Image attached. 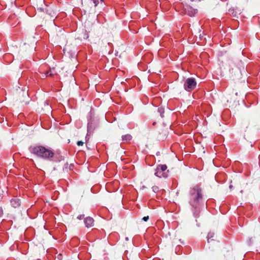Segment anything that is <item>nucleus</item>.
I'll list each match as a JSON object with an SVG mask.
<instances>
[{
	"label": "nucleus",
	"instance_id": "nucleus-14",
	"mask_svg": "<svg viewBox=\"0 0 260 260\" xmlns=\"http://www.w3.org/2000/svg\"><path fill=\"white\" fill-rule=\"evenodd\" d=\"M158 112L160 113V115L161 118L164 117L163 114L164 113V109L161 107L158 108Z\"/></svg>",
	"mask_w": 260,
	"mask_h": 260
},
{
	"label": "nucleus",
	"instance_id": "nucleus-13",
	"mask_svg": "<svg viewBox=\"0 0 260 260\" xmlns=\"http://www.w3.org/2000/svg\"><path fill=\"white\" fill-rule=\"evenodd\" d=\"M167 167L166 165H160V166H158L156 169H159L160 170H161L162 172H164L167 170Z\"/></svg>",
	"mask_w": 260,
	"mask_h": 260
},
{
	"label": "nucleus",
	"instance_id": "nucleus-12",
	"mask_svg": "<svg viewBox=\"0 0 260 260\" xmlns=\"http://www.w3.org/2000/svg\"><path fill=\"white\" fill-rule=\"evenodd\" d=\"M54 70H55V68H53L52 69V70L49 71H47L46 73H45V75L46 76H50V77H52L53 76L54 74H56V72H54Z\"/></svg>",
	"mask_w": 260,
	"mask_h": 260
},
{
	"label": "nucleus",
	"instance_id": "nucleus-24",
	"mask_svg": "<svg viewBox=\"0 0 260 260\" xmlns=\"http://www.w3.org/2000/svg\"><path fill=\"white\" fill-rule=\"evenodd\" d=\"M101 2H103V1H104V0H101Z\"/></svg>",
	"mask_w": 260,
	"mask_h": 260
},
{
	"label": "nucleus",
	"instance_id": "nucleus-21",
	"mask_svg": "<svg viewBox=\"0 0 260 260\" xmlns=\"http://www.w3.org/2000/svg\"><path fill=\"white\" fill-rule=\"evenodd\" d=\"M233 186L232 184H231V185H230V186H229V187H230V189H232V188H233Z\"/></svg>",
	"mask_w": 260,
	"mask_h": 260
},
{
	"label": "nucleus",
	"instance_id": "nucleus-10",
	"mask_svg": "<svg viewBox=\"0 0 260 260\" xmlns=\"http://www.w3.org/2000/svg\"><path fill=\"white\" fill-rule=\"evenodd\" d=\"M132 139V137L131 135L129 134H127L125 135H124L122 137V140L123 142H128L131 140Z\"/></svg>",
	"mask_w": 260,
	"mask_h": 260
},
{
	"label": "nucleus",
	"instance_id": "nucleus-4",
	"mask_svg": "<svg viewBox=\"0 0 260 260\" xmlns=\"http://www.w3.org/2000/svg\"><path fill=\"white\" fill-rule=\"evenodd\" d=\"M184 1L186 4V5L185 6V7L184 8L185 13L191 17L194 16V14L197 12V9H192V8L191 7H190L188 5V4H189L190 2L187 3V1H185L184 0Z\"/></svg>",
	"mask_w": 260,
	"mask_h": 260
},
{
	"label": "nucleus",
	"instance_id": "nucleus-7",
	"mask_svg": "<svg viewBox=\"0 0 260 260\" xmlns=\"http://www.w3.org/2000/svg\"><path fill=\"white\" fill-rule=\"evenodd\" d=\"M94 220L90 217H87L84 219V223L87 228L91 227L93 226Z\"/></svg>",
	"mask_w": 260,
	"mask_h": 260
},
{
	"label": "nucleus",
	"instance_id": "nucleus-11",
	"mask_svg": "<svg viewBox=\"0 0 260 260\" xmlns=\"http://www.w3.org/2000/svg\"><path fill=\"white\" fill-rule=\"evenodd\" d=\"M214 234L212 232H209L207 236V241L208 243H210L213 241H215L213 238L214 237Z\"/></svg>",
	"mask_w": 260,
	"mask_h": 260
},
{
	"label": "nucleus",
	"instance_id": "nucleus-5",
	"mask_svg": "<svg viewBox=\"0 0 260 260\" xmlns=\"http://www.w3.org/2000/svg\"><path fill=\"white\" fill-rule=\"evenodd\" d=\"M99 3L98 0H84V2L82 3V4L86 8H91L93 4H94V7H96Z\"/></svg>",
	"mask_w": 260,
	"mask_h": 260
},
{
	"label": "nucleus",
	"instance_id": "nucleus-1",
	"mask_svg": "<svg viewBox=\"0 0 260 260\" xmlns=\"http://www.w3.org/2000/svg\"><path fill=\"white\" fill-rule=\"evenodd\" d=\"M189 204L192 207L194 216L197 217L200 212L201 203L203 200L202 189L196 185L190 190Z\"/></svg>",
	"mask_w": 260,
	"mask_h": 260
},
{
	"label": "nucleus",
	"instance_id": "nucleus-22",
	"mask_svg": "<svg viewBox=\"0 0 260 260\" xmlns=\"http://www.w3.org/2000/svg\"><path fill=\"white\" fill-rule=\"evenodd\" d=\"M88 38V35H87V34H86V37H84V39H85V38H86V39H87V38Z\"/></svg>",
	"mask_w": 260,
	"mask_h": 260
},
{
	"label": "nucleus",
	"instance_id": "nucleus-19",
	"mask_svg": "<svg viewBox=\"0 0 260 260\" xmlns=\"http://www.w3.org/2000/svg\"><path fill=\"white\" fill-rule=\"evenodd\" d=\"M148 219H149V216H147L144 217L142 218V220H144V221H147L148 220Z\"/></svg>",
	"mask_w": 260,
	"mask_h": 260
},
{
	"label": "nucleus",
	"instance_id": "nucleus-15",
	"mask_svg": "<svg viewBox=\"0 0 260 260\" xmlns=\"http://www.w3.org/2000/svg\"><path fill=\"white\" fill-rule=\"evenodd\" d=\"M152 190L154 192H157L159 190V188L157 186H154L152 187Z\"/></svg>",
	"mask_w": 260,
	"mask_h": 260
},
{
	"label": "nucleus",
	"instance_id": "nucleus-2",
	"mask_svg": "<svg viewBox=\"0 0 260 260\" xmlns=\"http://www.w3.org/2000/svg\"><path fill=\"white\" fill-rule=\"evenodd\" d=\"M29 151L34 154L44 159L50 160L54 156L52 150L42 146H31L29 148Z\"/></svg>",
	"mask_w": 260,
	"mask_h": 260
},
{
	"label": "nucleus",
	"instance_id": "nucleus-3",
	"mask_svg": "<svg viewBox=\"0 0 260 260\" xmlns=\"http://www.w3.org/2000/svg\"><path fill=\"white\" fill-rule=\"evenodd\" d=\"M197 85V82L193 78H187L184 83V89L188 91L193 89Z\"/></svg>",
	"mask_w": 260,
	"mask_h": 260
},
{
	"label": "nucleus",
	"instance_id": "nucleus-6",
	"mask_svg": "<svg viewBox=\"0 0 260 260\" xmlns=\"http://www.w3.org/2000/svg\"><path fill=\"white\" fill-rule=\"evenodd\" d=\"M10 203L11 206L15 208L19 207L21 205L20 200L16 198L12 199L10 201Z\"/></svg>",
	"mask_w": 260,
	"mask_h": 260
},
{
	"label": "nucleus",
	"instance_id": "nucleus-23",
	"mask_svg": "<svg viewBox=\"0 0 260 260\" xmlns=\"http://www.w3.org/2000/svg\"><path fill=\"white\" fill-rule=\"evenodd\" d=\"M153 124L155 125V122H154Z\"/></svg>",
	"mask_w": 260,
	"mask_h": 260
},
{
	"label": "nucleus",
	"instance_id": "nucleus-16",
	"mask_svg": "<svg viewBox=\"0 0 260 260\" xmlns=\"http://www.w3.org/2000/svg\"><path fill=\"white\" fill-rule=\"evenodd\" d=\"M185 1H187V3L189 2H200L201 0H184Z\"/></svg>",
	"mask_w": 260,
	"mask_h": 260
},
{
	"label": "nucleus",
	"instance_id": "nucleus-18",
	"mask_svg": "<svg viewBox=\"0 0 260 260\" xmlns=\"http://www.w3.org/2000/svg\"><path fill=\"white\" fill-rule=\"evenodd\" d=\"M84 217V215L82 214V215H80L79 216H78L77 217V218L81 220V219H83Z\"/></svg>",
	"mask_w": 260,
	"mask_h": 260
},
{
	"label": "nucleus",
	"instance_id": "nucleus-9",
	"mask_svg": "<svg viewBox=\"0 0 260 260\" xmlns=\"http://www.w3.org/2000/svg\"><path fill=\"white\" fill-rule=\"evenodd\" d=\"M94 129V126L92 125L91 122H89L87 125V135L92 133Z\"/></svg>",
	"mask_w": 260,
	"mask_h": 260
},
{
	"label": "nucleus",
	"instance_id": "nucleus-17",
	"mask_svg": "<svg viewBox=\"0 0 260 260\" xmlns=\"http://www.w3.org/2000/svg\"><path fill=\"white\" fill-rule=\"evenodd\" d=\"M83 144H84V143L81 141H78V142H77V145L78 146H82L83 145Z\"/></svg>",
	"mask_w": 260,
	"mask_h": 260
},
{
	"label": "nucleus",
	"instance_id": "nucleus-20",
	"mask_svg": "<svg viewBox=\"0 0 260 260\" xmlns=\"http://www.w3.org/2000/svg\"><path fill=\"white\" fill-rule=\"evenodd\" d=\"M61 257H62L61 254H59V255H58L57 256V258H58V259H60H60H61Z\"/></svg>",
	"mask_w": 260,
	"mask_h": 260
},
{
	"label": "nucleus",
	"instance_id": "nucleus-8",
	"mask_svg": "<svg viewBox=\"0 0 260 260\" xmlns=\"http://www.w3.org/2000/svg\"><path fill=\"white\" fill-rule=\"evenodd\" d=\"M155 175L158 177H161V176H162L165 178H166L168 176V174L167 172H162L161 170L159 169H156Z\"/></svg>",
	"mask_w": 260,
	"mask_h": 260
}]
</instances>
